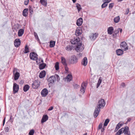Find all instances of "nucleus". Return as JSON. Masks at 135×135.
Instances as JSON below:
<instances>
[{
	"mask_svg": "<svg viewBox=\"0 0 135 135\" xmlns=\"http://www.w3.org/2000/svg\"><path fill=\"white\" fill-rule=\"evenodd\" d=\"M105 105V102L104 100L103 99H101L98 101L97 103V107L98 108H103L104 107Z\"/></svg>",
	"mask_w": 135,
	"mask_h": 135,
	"instance_id": "2",
	"label": "nucleus"
},
{
	"mask_svg": "<svg viewBox=\"0 0 135 135\" xmlns=\"http://www.w3.org/2000/svg\"><path fill=\"white\" fill-rule=\"evenodd\" d=\"M101 129V132H103L104 130V127L102 128Z\"/></svg>",
	"mask_w": 135,
	"mask_h": 135,
	"instance_id": "59",
	"label": "nucleus"
},
{
	"mask_svg": "<svg viewBox=\"0 0 135 135\" xmlns=\"http://www.w3.org/2000/svg\"><path fill=\"white\" fill-rule=\"evenodd\" d=\"M123 125V124L120 123H118L116 126L114 130V132H117L118 129L120 128Z\"/></svg>",
	"mask_w": 135,
	"mask_h": 135,
	"instance_id": "23",
	"label": "nucleus"
},
{
	"mask_svg": "<svg viewBox=\"0 0 135 135\" xmlns=\"http://www.w3.org/2000/svg\"><path fill=\"white\" fill-rule=\"evenodd\" d=\"M123 129V128H121L116 133L115 135H120V134H121L122 133V130Z\"/></svg>",
	"mask_w": 135,
	"mask_h": 135,
	"instance_id": "41",
	"label": "nucleus"
},
{
	"mask_svg": "<svg viewBox=\"0 0 135 135\" xmlns=\"http://www.w3.org/2000/svg\"><path fill=\"white\" fill-rule=\"evenodd\" d=\"M46 74L45 71L43 70L40 73L39 75V77L41 78H43L45 76Z\"/></svg>",
	"mask_w": 135,
	"mask_h": 135,
	"instance_id": "24",
	"label": "nucleus"
},
{
	"mask_svg": "<svg viewBox=\"0 0 135 135\" xmlns=\"http://www.w3.org/2000/svg\"><path fill=\"white\" fill-rule=\"evenodd\" d=\"M55 69L56 70H57L59 69V63L58 62H57L55 64Z\"/></svg>",
	"mask_w": 135,
	"mask_h": 135,
	"instance_id": "40",
	"label": "nucleus"
},
{
	"mask_svg": "<svg viewBox=\"0 0 135 135\" xmlns=\"http://www.w3.org/2000/svg\"><path fill=\"white\" fill-rule=\"evenodd\" d=\"M102 124L101 123H100L98 126V129H100L102 128Z\"/></svg>",
	"mask_w": 135,
	"mask_h": 135,
	"instance_id": "53",
	"label": "nucleus"
},
{
	"mask_svg": "<svg viewBox=\"0 0 135 135\" xmlns=\"http://www.w3.org/2000/svg\"><path fill=\"white\" fill-rule=\"evenodd\" d=\"M12 115L10 116V120H11V122H13V118H12Z\"/></svg>",
	"mask_w": 135,
	"mask_h": 135,
	"instance_id": "57",
	"label": "nucleus"
},
{
	"mask_svg": "<svg viewBox=\"0 0 135 135\" xmlns=\"http://www.w3.org/2000/svg\"><path fill=\"white\" fill-rule=\"evenodd\" d=\"M54 76H55V79H56V78L57 80V81H59L60 80V78L59 76L58 75H55Z\"/></svg>",
	"mask_w": 135,
	"mask_h": 135,
	"instance_id": "49",
	"label": "nucleus"
},
{
	"mask_svg": "<svg viewBox=\"0 0 135 135\" xmlns=\"http://www.w3.org/2000/svg\"><path fill=\"white\" fill-rule=\"evenodd\" d=\"M66 79L68 81L70 82L72 79V76L71 74H69L66 77Z\"/></svg>",
	"mask_w": 135,
	"mask_h": 135,
	"instance_id": "33",
	"label": "nucleus"
},
{
	"mask_svg": "<svg viewBox=\"0 0 135 135\" xmlns=\"http://www.w3.org/2000/svg\"><path fill=\"white\" fill-rule=\"evenodd\" d=\"M21 43L20 40L19 39H16L14 41V44L16 47H18L20 45Z\"/></svg>",
	"mask_w": 135,
	"mask_h": 135,
	"instance_id": "14",
	"label": "nucleus"
},
{
	"mask_svg": "<svg viewBox=\"0 0 135 135\" xmlns=\"http://www.w3.org/2000/svg\"><path fill=\"white\" fill-rule=\"evenodd\" d=\"M129 9H127L126 11V12L125 14L126 15L128 14L129 13Z\"/></svg>",
	"mask_w": 135,
	"mask_h": 135,
	"instance_id": "55",
	"label": "nucleus"
},
{
	"mask_svg": "<svg viewBox=\"0 0 135 135\" xmlns=\"http://www.w3.org/2000/svg\"><path fill=\"white\" fill-rule=\"evenodd\" d=\"M29 11L30 15H32L33 12V9L32 8V6H29Z\"/></svg>",
	"mask_w": 135,
	"mask_h": 135,
	"instance_id": "38",
	"label": "nucleus"
},
{
	"mask_svg": "<svg viewBox=\"0 0 135 135\" xmlns=\"http://www.w3.org/2000/svg\"><path fill=\"white\" fill-rule=\"evenodd\" d=\"M109 121V119H107L105 120L104 123V126H106Z\"/></svg>",
	"mask_w": 135,
	"mask_h": 135,
	"instance_id": "39",
	"label": "nucleus"
},
{
	"mask_svg": "<svg viewBox=\"0 0 135 135\" xmlns=\"http://www.w3.org/2000/svg\"><path fill=\"white\" fill-rule=\"evenodd\" d=\"M29 1V0H25L24 2V4L26 5H28Z\"/></svg>",
	"mask_w": 135,
	"mask_h": 135,
	"instance_id": "51",
	"label": "nucleus"
},
{
	"mask_svg": "<svg viewBox=\"0 0 135 135\" xmlns=\"http://www.w3.org/2000/svg\"><path fill=\"white\" fill-rule=\"evenodd\" d=\"M40 85V82L38 80L34 81L32 84V88L34 89H37Z\"/></svg>",
	"mask_w": 135,
	"mask_h": 135,
	"instance_id": "5",
	"label": "nucleus"
},
{
	"mask_svg": "<svg viewBox=\"0 0 135 135\" xmlns=\"http://www.w3.org/2000/svg\"><path fill=\"white\" fill-rule=\"evenodd\" d=\"M104 3L102 4V8H104L107 7L108 6V4L106 3L105 2H104Z\"/></svg>",
	"mask_w": 135,
	"mask_h": 135,
	"instance_id": "43",
	"label": "nucleus"
},
{
	"mask_svg": "<svg viewBox=\"0 0 135 135\" xmlns=\"http://www.w3.org/2000/svg\"><path fill=\"white\" fill-rule=\"evenodd\" d=\"M123 128L122 130V133L123 132L124 134L130 131L129 127L127 126H126L124 128Z\"/></svg>",
	"mask_w": 135,
	"mask_h": 135,
	"instance_id": "18",
	"label": "nucleus"
},
{
	"mask_svg": "<svg viewBox=\"0 0 135 135\" xmlns=\"http://www.w3.org/2000/svg\"><path fill=\"white\" fill-rule=\"evenodd\" d=\"M55 42L51 41L50 42V47H52L54 46L55 44Z\"/></svg>",
	"mask_w": 135,
	"mask_h": 135,
	"instance_id": "35",
	"label": "nucleus"
},
{
	"mask_svg": "<svg viewBox=\"0 0 135 135\" xmlns=\"http://www.w3.org/2000/svg\"><path fill=\"white\" fill-rule=\"evenodd\" d=\"M29 52V48L27 45H26L25 47V50L24 51L25 54Z\"/></svg>",
	"mask_w": 135,
	"mask_h": 135,
	"instance_id": "36",
	"label": "nucleus"
},
{
	"mask_svg": "<svg viewBox=\"0 0 135 135\" xmlns=\"http://www.w3.org/2000/svg\"><path fill=\"white\" fill-rule=\"evenodd\" d=\"M55 78L54 76H52L50 77L48 79V81L49 83V84H53L55 81Z\"/></svg>",
	"mask_w": 135,
	"mask_h": 135,
	"instance_id": "12",
	"label": "nucleus"
},
{
	"mask_svg": "<svg viewBox=\"0 0 135 135\" xmlns=\"http://www.w3.org/2000/svg\"><path fill=\"white\" fill-rule=\"evenodd\" d=\"M118 29L119 30V31H120V33H121L122 31V29L120 28H118Z\"/></svg>",
	"mask_w": 135,
	"mask_h": 135,
	"instance_id": "58",
	"label": "nucleus"
},
{
	"mask_svg": "<svg viewBox=\"0 0 135 135\" xmlns=\"http://www.w3.org/2000/svg\"><path fill=\"white\" fill-rule=\"evenodd\" d=\"M102 81V78L101 77H100L98 80V83L97 84V88H98L100 86Z\"/></svg>",
	"mask_w": 135,
	"mask_h": 135,
	"instance_id": "34",
	"label": "nucleus"
},
{
	"mask_svg": "<svg viewBox=\"0 0 135 135\" xmlns=\"http://www.w3.org/2000/svg\"><path fill=\"white\" fill-rule=\"evenodd\" d=\"M87 84L84 82L83 83L81 86L80 92L82 94H84L85 92V90L86 88Z\"/></svg>",
	"mask_w": 135,
	"mask_h": 135,
	"instance_id": "9",
	"label": "nucleus"
},
{
	"mask_svg": "<svg viewBox=\"0 0 135 135\" xmlns=\"http://www.w3.org/2000/svg\"><path fill=\"white\" fill-rule=\"evenodd\" d=\"M41 61V62L42 63L40 64L39 65V68L40 70L43 69L46 66V65L45 63H43V61L42 59H40L39 60V62H40V61Z\"/></svg>",
	"mask_w": 135,
	"mask_h": 135,
	"instance_id": "11",
	"label": "nucleus"
},
{
	"mask_svg": "<svg viewBox=\"0 0 135 135\" xmlns=\"http://www.w3.org/2000/svg\"><path fill=\"white\" fill-rule=\"evenodd\" d=\"M71 43L73 44H78V43H81L80 42V38L78 37H76L71 40Z\"/></svg>",
	"mask_w": 135,
	"mask_h": 135,
	"instance_id": "7",
	"label": "nucleus"
},
{
	"mask_svg": "<svg viewBox=\"0 0 135 135\" xmlns=\"http://www.w3.org/2000/svg\"><path fill=\"white\" fill-rule=\"evenodd\" d=\"M61 62L62 64L64 66L67 65V64L66 62V60L65 58L63 57H61Z\"/></svg>",
	"mask_w": 135,
	"mask_h": 135,
	"instance_id": "28",
	"label": "nucleus"
},
{
	"mask_svg": "<svg viewBox=\"0 0 135 135\" xmlns=\"http://www.w3.org/2000/svg\"><path fill=\"white\" fill-rule=\"evenodd\" d=\"M73 86L75 89H77L80 87L79 85L76 84H74L73 85Z\"/></svg>",
	"mask_w": 135,
	"mask_h": 135,
	"instance_id": "48",
	"label": "nucleus"
},
{
	"mask_svg": "<svg viewBox=\"0 0 135 135\" xmlns=\"http://www.w3.org/2000/svg\"><path fill=\"white\" fill-rule=\"evenodd\" d=\"M125 135H131V133L130 131L129 132H128L124 134Z\"/></svg>",
	"mask_w": 135,
	"mask_h": 135,
	"instance_id": "56",
	"label": "nucleus"
},
{
	"mask_svg": "<svg viewBox=\"0 0 135 135\" xmlns=\"http://www.w3.org/2000/svg\"><path fill=\"white\" fill-rule=\"evenodd\" d=\"M40 2L41 4L45 7L47 6V0H40Z\"/></svg>",
	"mask_w": 135,
	"mask_h": 135,
	"instance_id": "30",
	"label": "nucleus"
},
{
	"mask_svg": "<svg viewBox=\"0 0 135 135\" xmlns=\"http://www.w3.org/2000/svg\"><path fill=\"white\" fill-rule=\"evenodd\" d=\"M73 3H75L76 2V0H72Z\"/></svg>",
	"mask_w": 135,
	"mask_h": 135,
	"instance_id": "63",
	"label": "nucleus"
},
{
	"mask_svg": "<svg viewBox=\"0 0 135 135\" xmlns=\"http://www.w3.org/2000/svg\"><path fill=\"white\" fill-rule=\"evenodd\" d=\"M17 69L15 68L13 69V74L14 75V80H18L20 76V74L19 73L17 72Z\"/></svg>",
	"mask_w": 135,
	"mask_h": 135,
	"instance_id": "3",
	"label": "nucleus"
},
{
	"mask_svg": "<svg viewBox=\"0 0 135 135\" xmlns=\"http://www.w3.org/2000/svg\"><path fill=\"white\" fill-rule=\"evenodd\" d=\"M82 33V31L81 28L79 27L77 28L75 31V34L77 36H79Z\"/></svg>",
	"mask_w": 135,
	"mask_h": 135,
	"instance_id": "16",
	"label": "nucleus"
},
{
	"mask_svg": "<svg viewBox=\"0 0 135 135\" xmlns=\"http://www.w3.org/2000/svg\"><path fill=\"white\" fill-rule=\"evenodd\" d=\"M87 64V60L86 57H85L81 62V64L84 66H86Z\"/></svg>",
	"mask_w": 135,
	"mask_h": 135,
	"instance_id": "22",
	"label": "nucleus"
},
{
	"mask_svg": "<svg viewBox=\"0 0 135 135\" xmlns=\"http://www.w3.org/2000/svg\"><path fill=\"white\" fill-rule=\"evenodd\" d=\"M76 7L79 12L82 9L81 5L79 3H77L76 4Z\"/></svg>",
	"mask_w": 135,
	"mask_h": 135,
	"instance_id": "37",
	"label": "nucleus"
},
{
	"mask_svg": "<svg viewBox=\"0 0 135 135\" xmlns=\"http://www.w3.org/2000/svg\"><path fill=\"white\" fill-rule=\"evenodd\" d=\"M121 85L122 86L124 87L125 86V85L124 83H122L121 84Z\"/></svg>",
	"mask_w": 135,
	"mask_h": 135,
	"instance_id": "60",
	"label": "nucleus"
},
{
	"mask_svg": "<svg viewBox=\"0 0 135 135\" xmlns=\"http://www.w3.org/2000/svg\"><path fill=\"white\" fill-rule=\"evenodd\" d=\"M98 34L97 33H93L92 35L90 37V38L92 40H94L98 36Z\"/></svg>",
	"mask_w": 135,
	"mask_h": 135,
	"instance_id": "19",
	"label": "nucleus"
},
{
	"mask_svg": "<svg viewBox=\"0 0 135 135\" xmlns=\"http://www.w3.org/2000/svg\"><path fill=\"white\" fill-rule=\"evenodd\" d=\"M120 47L124 50H128V47L126 42L124 41L122 42L120 44Z\"/></svg>",
	"mask_w": 135,
	"mask_h": 135,
	"instance_id": "8",
	"label": "nucleus"
},
{
	"mask_svg": "<svg viewBox=\"0 0 135 135\" xmlns=\"http://www.w3.org/2000/svg\"><path fill=\"white\" fill-rule=\"evenodd\" d=\"M73 48L72 46L69 45L66 47L65 49L68 51H70L73 49Z\"/></svg>",
	"mask_w": 135,
	"mask_h": 135,
	"instance_id": "29",
	"label": "nucleus"
},
{
	"mask_svg": "<svg viewBox=\"0 0 135 135\" xmlns=\"http://www.w3.org/2000/svg\"><path fill=\"white\" fill-rule=\"evenodd\" d=\"M34 131L33 129L31 130L29 133V135H33L34 133Z\"/></svg>",
	"mask_w": 135,
	"mask_h": 135,
	"instance_id": "45",
	"label": "nucleus"
},
{
	"mask_svg": "<svg viewBox=\"0 0 135 135\" xmlns=\"http://www.w3.org/2000/svg\"><path fill=\"white\" fill-rule=\"evenodd\" d=\"M131 120V118H129L128 119L127 122L130 121Z\"/></svg>",
	"mask_w": 135,
	"mask_h": 135,
	"instance_id": "62",
	"label": "nucleus"
},
{
	"mask_svg": "<svg viewBox=\"0 0 135 135\" xmlns=\"http://www.w3.org/2000/svg\"><path fill=\"white\" fill-rule=\"evenodd\" d=\"M4 130L5 132H8L9 131V128L8 127H6L4 128Z\"/></svg>",
	"mask_w": 135,
	"mask_h": 135,
	"instance_id": "46",
	"label": "nucleus"
},
{
	"mask_svg": "<svg viewBox=\"0 0 135 135\" xmlns=\"http://www.w3.org/2000/svg\"><path fill=\"white\" fill-rule=\"evenodd\" d=\"M123 51L120 49H118L116 51L117 55L118 56L122 55L123 54Z\"/></svg>",
	"mask_w": 135,
	"mask_h": 135,
	"instance_id": "25",
	"label": "nucleus"
},
{
	"mask_svg": "<svg viewBox=\"0 0 135 135\" xmlns=\"http://www.w3.org/2000/svg\"><path fill=\"white\" fill-rule=\"evenodd\" d=\"M82 55V54H80V53L79 54V55H80V56H81Z\"/></svg>",
	"mask_w": 135,
	"mask_h": 135,
	"instance_id": "64",
	"label": "nucleus"
},
{
	"mask_svg": "<svg viewBox=\"0 0 135 135\" xmlns=\"http://www.w3.org/2000/svg\"><path fill=\"white\" fill-rule=\"evenodd\" d=\"M119 32V30H118V29L117 30H115V33L113 35V36L114 37H116L117 36V34Z\"/></svg>",
	"mask_w": 135,
	"mask_h": 135,
	"instance_id": "42",
	"label": "nucleus"
},
{
	"mask_svg": "<svg viewBox=\"0 0 135 135\" xmlns=\"http://www.w3.org/2000/svg\"><path fill=\"white\" fill-rule=\"evenodd\" d=\"M48 93V90L46 88H44L41 91V94L43 97H46Z\"/></svg>",
	"mask_w": 135,
	"mask_h": 135,
	"instance_id": "13",
	"label": "nucleus"
},
{
	"mask_svg": "<svg viewBox=\"0 0 135 135\" xmlns=\"http://www.w3.org/2000/svg\"><path fill=\"white\" fill-rule=\"evenodd\" d=\"M24 30L22 29H20L18 32V36L19 37H21L22 36L24 33Z\"/></svg>",
	"mask_w": 135,
	"mask_h": 135,
	"instance_id": "26",
	"label": "nucleus"
},
{
	"mask_svg": "<svg viewBox=\"0 0 135 135\" xmlns=\"http://www.w3.org/2000/svg\"><path fill=\"white\" fill-rule=\"evenodd\" d=\"M19 89V87L18 85L15 83H14L13 84V93L15 94L17 92Z\"/></svg>",
	"mask_w": 135,
	"mask_h": 135,
	"instance_id": "10",
	"label": "nucleus"
},
{
	"mask_svg": "<svg viewBox=\"0 0 135 135\" xmlns=\"http://www.w3.org/2000/svg\"><path fill=\"white\" fill-rule=\"evenodd\" d=\"M28 11V9L26 8L24 9L23 11L22 15L25 17H26L27 15V12Z\"/></svg>",
	"mask_w": 135,
	"mask_h": 135,
	"instance_id": "32",
	"label": "nucleus"
},
{
	"mask_svg": "<svg viewBox=\"0 0 135 135\" xmlns=\"http://www.w3.org/2000/svg\"><path fill=\"white\" fill-rule=\"evenodd\" d=\"M30 57L31 59L34 60H36V62L37 64L40 63V62H39V60H37L38 59V55L34 52L31 53L30 55Z\"/></svg>",
	"mask_w": 135,
	"mask_h": 135,
	"instance_id": "1",
	"label": "nucleus"
},
{
	"mask_svg": "<svg viewBox=\"0 0 135 135\" xmlns=\"http://www.w3.org/2000/svg\"><path fill=\"white\" fill-rule=\"evenodd\" d=\"M114 3H110L109 5V9H111L114 6Z\"/></svg>",
	"mask_w": 135,
	"mask_h": 135,
	"instance_id": "44",
	"label": "nucleus"
},
{
	"mask_svg": "<svg viewBox=\"0 0 135 135\" xmlns=\"http://www.w3.org/2000/svg\"><path fill=\"white\" fill-rule=\"evenodd\" d=\"M84 48L83 46H82V44L81 43H78L77 45L75 50L77 52H80L82 51L84 49Z\"/></svg>",
	"mask_w": 135,
	"mask_h": 135,
	"instance_id": "6",
	"label": "nucleus"
},
{
	"mask_svg": "<svg viewBox=\"0 0 135 135\" xmlns=\"http://www.w3.org/2000/svg\"><path fill=\"white\" fill-rule=\"evenodd\" d=\"M120 20V18L119 16L115 17L114 19V22L115 23H118L119 21Z\"/></svg>",
	"mask_w": 135,
	"mask_h": 135,
	"instance_id": "31",
	"label": "nucleus"
},
{
	"mask_svg": "<svg viewBox=\"0 0 135 135\" xmlns=\"http://www.w3.org/2000/svg\"><path fill=\"white\" fill-rule=\"evenodd\" d=\"M53 109V107L52 106L51 107L48 109V110L50 111L52 110Z\"/></svg>",
	"mask_w": 135,
	"mask_h": 135,
	"instance_id": "54",
	"label": "nucleus"
},
{
	"mask_svg": "<svg viewBox=\"0 0 135 135\" xmlns=\"http://www.w3.org/2000/svg\"><path fill=\"white\" fill-rule=\"evenodd\" d=\"M83 22V19L82 18H80L77 21L76 24L78 26H80L82 24Z\"/></svg>",
	"mask_w": 135,
	"mask_h": 135,
	"instance_id": "17",
	"label": "nucleus"
},
{
	"mask_svg": "<svg viewBox=\"0 0 135 135\" xmlns=\"http://www.w3.org/2000/svg\"><path fill=\"white\" fill-rule=\"evenodd\" d=\"M34 35L35 36V38L37 40H39V38H38V36L37 35V34L35 32H34Z\"/></svg>",
	"mask_w": 135,
	"mask_h": 135,
	"instance_id": "47",
	"label": "nucleus"
},
{
	"mask_svg": "<svg viewBox=\"0 0 135 135\" xmlns=\"http://www.w3.org/2000/svg\"><path fill=\"white\" fill-rule=\"evenodd\" d=\"M100 111L99 108L97 107L95 108L94 113V116L95 118H96L98 115Z\"/></svg>",
	"mask_w": 135,
	"mask_h": 135,
	"instance_id": "15",
	"label": "nucleus"
},
{
	"mask_svg": "<svg viewBox=\"0 0 135 135\" xmlns=\"http://www.w3.org/2000/svg\"><path fill=\"white\" fill-rule=\"evenodd\" d=\"M69 62L71 64H75L78 61V59L75 55L72 56L69 60Z\"/></svg>",
	"mask_w": 135,
	"mask_h": 135,
	"instance_id": "4",
	"label": "nucleus"
},
{
	"mask_svg": "<svg viewBox=\"0 0 135 135\" xmlns=\"http://www.w3.org/2000/svg\"><path fill=\"white\" fill-rule=\"evenodd\" d=\"M30 86L28 84L25 85L23 88V90L25 92H26L29 89Z\"/></svg>",
	"mask_w": 135,
	"mask_h": 135,
	"instance_id": "27",
	"label": "nucleus"
},
{
	"mask_svg": "<svg viewBox=\"0 0 135 135\" xmlns=\"http://www.w3.org/2000/svg\"><path fill=\"white\" fill-rule=\"evenodd\" d=\"M112 0H103V2H105L106 3L108 4Z\"/></svg>",
	"mask_w": 135,
	"mask_h": 135,
	"instance_id": "50",
	"label": "nucleus"
},
{
	"mask_svg": "<svg viewBox=\"0 0 135 135\" xmlns=\"http://www.w3.org/2000/svg\"><path fill=\"white\" fill-rule=\"evenodd\" d=\"M114 31L113 28L112 27H108L107 29L108 34L111 35L112 34Z\"/></svg>",
	"mask_w": 135,
	"mask_h": 135,
	"instance_id": "21",
	"label": "nucleus"
},
{
	"mask_svg": "<svg viewBox=\"0 0 135 135\" xmlns=\"http://www.w3.org/2000/svg\"><path fill=\"white\" fill-rule=\"evenodd\" d=\"M65 66V71L68 72L69 71V69L68 67H67V65H64Z\"/></svg>",
	"mask_w": 135,
	"mask_h": 135,
	"instance_id": "52",
	"label": "nucleus"
},
{
	"mask_svg": "<svg viewBox=\"0 0 135 135\" xmlns=\"http://www.w3.org/2000/svg\"><path fill=\"white\" fill-rule=\"evenodd\" d=\"M48 119V117L47 115H43L41 120V123H43L46 122Z\"/></svg>",
	"mask_w": 135,
	"mask_h": 135,
	"instance_id": "20",
	"label": "nucleus"
},
{
	"mask_svg": "<svg viewBox=\"0 0 135 135\" xmlns=\"http://www.w3.org/2000/svg\"><path fill=\"white\" fill-rule=\"evenodd\" d=\"M5 118H6L5 117L4 119L3 120V126H4V124L5 123Z\"/></svg>",
	"mask_w": 135,
	"mask_h": 135,
	"instance_id": "61",
	"label": "nucleus"
}]
</instances>
